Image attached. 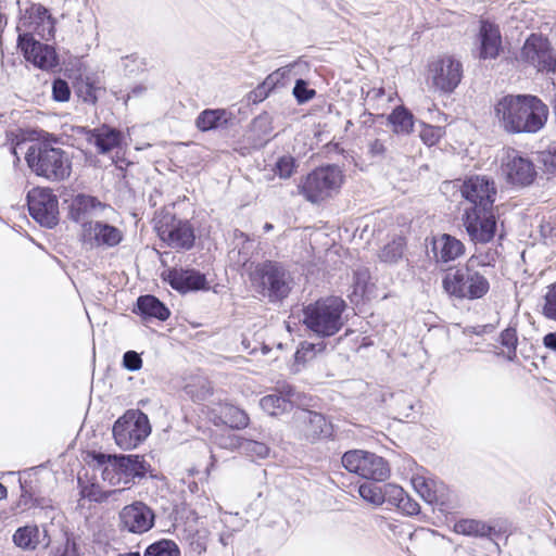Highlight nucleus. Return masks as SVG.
Here are the masks:
<instances>
[{
  "mask_svg": "<svg viewBox=\"0 0 556 556\" xmlns=\"http://www.w3.org/2000/svg\"><path fill=\"white\" fill-rule=\"evenodd\" d=\"M101 88L97 86L93 77L86 76L77 79L75 84V92L79 99L86 103L94 104L98 101V93Z\"/></svg>",
  "mask_w": 556,
  "mask_h": 556,
  "instance_id": "obj_34",
  "label": "nucleus"
},
{
  "mask_svg": "<svg viewBox=\"0 0 556 556\" xmlns=\"http://www.w3.org/2000/svg\"><path fill=\"white\" fill-rule=\"evenodd\" d=\"M542 315L548 320L556 321V281L547 287L542 306Z\"/></svg>",
  "mask_w": 556,
  "mask_h": 556,
  "instance_id": "obj_44",
  "label": "nucleus"
},
{
  "mask_svg": "<svg viewBox=\"0 0 556 556\" xmlns=\"http://www.w3.org/2000/svg\"><path fill=\"white\" fill-rule=\"evenodd\" d=\"M12 153L15 157L14 166L18 167L22 155L27 163L28 168L33 172L35 166V137L34 131H21L16 135L15 143L12 149Z\"/></svg>",
  "mask_w": 556,
  "mask_h": 556,
  "instance_id": "obj_28",
  "label": "nucleus"
},
{
  "mask_svg": "<svg viewBox=\"0 0 556 556\" xmlns=\"http://www.w3.org/2000/svg\"><path fill=\"white\" fill-rule=\"evenodd\" d=\"M59 66L60 59L54 46L40 43L37 40V68L43 71H54Z\"/></svg>",
  "mask_w": 556,
  "mask_h": 556,
  "instance_id": "obj_31",
  "label": "nucleus"
},
{
  "mask_svg": "<svg viewBox=\"0 0 556 556\" xmlns=\"http://www.w3.org/2000/svg\"><path fill=\"white\" fill-rule=\"evenodd\" d=\"M151 432L148 416L140 410H127L113 426V437L123 450L137 447Z\"/></svg>",
  "mask_w": 556,
  "mask_h": 556,
  "instance_id": "obj_8",
  "label": "nucleus"
},
{
  "mask_svg": "<svg viewBox=\"0 0 556 556\" xmlns=\"http://www.w3.org/2000/svg\"><path fill=\"white\" fill-rule=\"evenodd\" d=\"M270 91L267 90V88L261 84L254 91H253V94H254V98H253V101L256 102V101H262L264 100L265 98H267L268 93Z\"/></svg>",
  "mask_w": 556,
  "mask_h": 556,
  "instance_id": "obj_63",
  "label": "nucleus"
},
{
  "mask_svg": "<svg viewBox=\"0 0 556 556\" xmlns=\"http://www.w3.org/2000/svg\"><path fill=\"white\" fill-rule=\"evenodd\" d=\"M143 556H181V552L175 541L161 539L148 545Z\"/></svg>",
  "mask_w": 556,
  "mask_h": 556,
  "instance_id": "obj_36",
  "label": "nucleus"
},
{
  "mask_svg": "<svg viewBox=\"0 0 556 556\" xmlns=\"http://www.w3.org/2000/svg\"><path fill=\"white\" fill-rule=\"evenodd\" d=\"M106 207L98 198L85 193H78L70 205V218L76 223H88L87 219L97 211Z\"/></svg>",
  "mask_w": 556,
  "mask_h": 556,
  "instance_id": "obj_25",
  "label": "nucleus"
},
{
  "mask_svg": "<svg viewBox=\"0 0 556 556\" xmlns=\"http://www.w3.org/2000/svg\"><path fill=\"white\" fill-rule=\"evenodd\" d=\"M494 116L507 134H535L545 126L548 108L536 96L506 94L494 104Z\"/></svg>",
  "mask_w": 556,
  "mask_h": 556,
  "instance_id": "obj_1",
  "label": "nucleus"
},
{
  "mask_svg": "<svg viewBox=\"0 0 556 556\" xmlns=\"http://www.w3.org/2000/svg\"><path fill=\"white\" fill-rule=\"evenodd\" d=\"M358 122L364 127H371L375 124V115L368 111H364L359 115Z\"/></svg>",
  "mask_w": 556,
  "mask_h": 556,
  "instance_id": "obj_61",
  "label": "nucleus"
},
{
  "mask_svg": "<svg viewBox=\"0 0 556 556\" xmlns=\"http://www.w3.org/2000/svg\"><path fill=\"white\" fill-rule=\"evenodd\" d=\"M123 366L129 371H137L142 367V358L136 351H127L123 355Z\"/></svg>",
  "mask_w": 556,
  "mask_h": 556,
  "instance_id": "obj_55",
  "label": "nucleus"
},
{
  "mask_svg": "<svg viewBox=\"0 0 556 556\" xmlns=\"http://www.w3.org/2000/svg\"><path fill=\"white\" fill-rule=\"evenodd\" d=\"M155 229L160 239L173 249L188 251L194 245V229L189 220L165 215L156 222Z\"/></svg>",
  "mask_w": 556,
  "mask_h": 556,
  "instance_id": "obj_10",
  "label": "nucleus"
},
{
  "mask_svg": "<svg viewBox=\"0 0 556 556\" xmlns=\"http://www.w3.org/2000/svg\"><path fill=\"white\" fill-rule=\"evenodd\" d=\"M18 47L21 48L26 62L35 65V39L31 33L20 34Z\"/></svg>",
  "mask_w": 556,
  "mask_h": 556,
  "instance_id": "obj_47",
  "label": "nucleus"
},
{
  "mask_svg": "<svg viewBox=\"0 0 556 556\" xmlns=\"http://www.w3.org/2000/svg\"><path fill=\"white\" fill-rule=\"evenodd\" d=\"M295 169V160L290 155L279 157L275 164L274 172L281 179L290 178Z\"/></svg>",
  "mask_w": 556,
  "mask_h": 556,
  "instance_id": "obj_46",
  "label": "nucleus"
},
{
  "mask_svg": "<svg viewBox=\"0 0 556 556\" xmlns=\"http://www.w3.org/2000/svg\"><path fill=\"white\" fill-rule=\"evenodd\" d=\"M86 139L89 143L96 146L100 154H106L121 146L123 134L121 130L102 125L93 129H85Z\"/></svg>",
  "mask_w": 556,
  "mask_h": 556,
  "instance_id": "obj_24",
  "label": "nucleus"
},
{
  "mask_svg": "<svg viewBox=\"0 0 556 556\" xmlns=\"http://www.w3.org/2000/svg\"><path fill=\"white\" fill-rule=\"evenodd\" d=\"M406 494L407 493L400 485L391 483L383 485L384 503L393 505L396 508L399 507L401 502H403V498Z\"/></svg>",
  "mask_w": 556,
  "mask_h": 556,
  "instance_id": "obj_48",
  "label": "nucleus"
},
{
  "mask_svg": "<svg viewBox=\"0 0 556 556\" xmlns=\"http://www.w3.org/2000/svg\"><path fill=\"white\" fill-rule=\"evenodd\" d=\"M343 178V173L337 165L318 167L301 182L300 193L311 203H320L340 190Z\"/></svg>",
  "mask_w": 556,
  "mask_h": 556,
  "instance_id": "obj_5",
  "label": "nucleus"
},
{
  "mask_svg": "<svg viewBox=\"0 0 556 556\" xmlns=\"http://www.w3.org/2000/svg\"><path fill=\"white\" fill-rule=\"evenodd\" d=\"M543 344L546 349L556 352V331L546 333L543 337Z\"/></svg>",
  "mask_w": 556,
  "mask_h": 556,
  "instance_id": "obj_60",
  "label": "nucleus"
},
{
  "mask_svg": "<svg viewBox=\"0 0 556 556\" xmlns=\"http://www.w3.org/2000/svg\"><path fill=\"white\" fill-rule=\"evenodd\" d=\"M119 518L124 529L141 534L153 528L155 514L147 504L135 502L122 509Z\"/></svg>",
  "mask_w": 556,
  "mask_h": 556,
  "instance_id": "obj_18",
  "label": "nucleus"
},
{
  "mask_svg": "<svg viewBox=\"0 0 556 556\" xmlns=\"http://www.w3.org/2000/svg\"><path fill=\"white\" fill-rule=\"evenodd\" d=\"M346 303L338 296L320 299L303 308V325L318 338H329L344 326Z\"/></svg>",
  "mask_w": 556,
  "mask_h": 556,
  "instance_id": "obj_2",
  "label": "nucleus"
},
{
  "mask_svg": "<svg viewBox=\"0 0 556 556\" xmlns=\"http://www.w3.org/2000/svg\"><path fill=\"white\" fill-rule=\"evenodd\" d=\"M406 242L404 238L397 237L387 243L379 253V258L384 263H397L404 253Z\"/></svg>",
  "mask_w": 556,
  "mask_h": 556,
  "instance_id": "obj_37",
  "label": "nucleus"
},
{
  "mask_svg": "<svg viewBox=\"0 0 556 556\" xmlns=\"http://www.w3.org/2000/svg\"><path fill=\"white\" fill-rule=\"evenodd\" d=\"M497 260V252L489 249L484 253H475L471 255L467 262H472V268L480 269L482 273L488 274V269L493 267Z\"/></svg>",
  "mask_w": 556,
  "mask_h": 556,
  "instance_id": "obj_42",
  "label": "nucleus"
},
{
  "mask_svg": "<svg viewBox=\"0 0 556 556\" xmlns=\"http://www.w3.org/2000/svg\"><path fill=\"white\" fill-rule=\"evenodd\" d=\"M59 199L50 188L37 187V224L53 228L59 224Z\"/></svg>",
  "mask_w": 556,
  "mask_h": 556,
  "instance_id": "obj_21",
  "label": "nucleus"
},
{
  "mask_svg": "<svg viewBox=\"0 0 556 556\" xmlns=\"http://www.w3.org/2000/svg\"><path fill=\"white\" fill-rule=\"evenodd\" d=\"M294 420L303 435L312 442L331 435L332 426L320 413L301 409L294 414Z\"/></svg>",
  "mask_w": 556,
  "mask_h": 556,
  "instance_id": "obj_19",
  "label": "nucleus"
},
{
  "mask_svg": "<svg viewBox=\"0 0 556 556\" xmlns=\"http://www.w3.org/2000/svg\"><path fill=\"white\" fill-rule=\"evenodd\" d=\"M455 531L464 535L490 536L494 529L483 521L475 519H462L455 523Z\"/></svg>",
  "mask_w": 556,
  "mask_h": 556,
  "instance_id": "obj_32",
  "label": "nucleus"
},
{
  "mask_svg": "<svg viewBox=\"0 0 556 556\" xmlns=\"http://www.w3.org/2000/svg\"><path fill=\"white\" fill-rule=\"evenodd\" d=\"M541 162L547 174L556 175V146L541 152Z\"/></svg>",
  "mask_w": 556,
  "mask_h": 556,
  "instance_id": "obj_54",
  "label": "nucleus"
},
{
  "mask_svg": "<svg viewBox=\"0 0 556 556\" xmlns=\"http://www.w3.org/2000/svg\"><path fill=\"white\" fill-rule=\"evenodd\" d=\"M55 23L49 9L37 3V36L46 41L54 39Z\"/></svg>",
  "mask_w": 556,
  "mask_h": 556,
  "instance_id": "obj_30",
  "label": "nucleus"
},
{
  "mask_svg": "<svg viewBox=\"0 0 556 556\" xmlns=\"http://www.w3.org/2000/svg\"><path fill=\"white\" fill-rule=\"evenodd\" d=\"M84 241L97 247H115L123 240L122 231L108 223L89 222L84 223Z\"/></svg>",
  "mask_w": 556,
  "mask_h": 556,
  "instance_id": "obj_20",
  "label": "nucleus"
},
{
  "mask_svg": "<svg viewBox=\"0 0 556 556\" xmlns=\"http://www.w3.org/2000/svg\"><path fill=\"white\" fill-rule=\"evenodd\" d=\"M71 98V89L66 80L55 78L52 83V99L56 102H66Z\"/></svg>",
  "mask_w": 556,
  "mask_h": 556,
  "instance_id": "obj_50",
  "label": "nucleus"
},
{
  "mask_svg": "<svg viewBox=\"0 0 556 556\" xmlns=\"http://www.w3.org/2000/svg\"><path fill=\"white\" fill-rule=\"evenodd\" d=\"M358 493L363 500L374 505H381L384 503L383 486L374 483H363L358 488Z\"/></svg>",
  "mask_w": 556,
  "mask_h": 556,
  "instance_id": "obj_41",
  "label": "nucleus"
},
{
  "mask_svg": "<svg viewBox=\"0 0 556 556\" xmlns=\"http://www.w3.org/2000/svg\"><path fill=\"white\" fill-rule=\"evenodd\" d=\"M384 96V89L383 88H371L367 91V98L377 100Z\"/></svg>",
  "mask_w": 556,
  "mask_h": 556,
  "instance_id": "obj_64",
  "label": "nucleus"
},
{
  "mask_svg": "<svg viewBox=\"0 0 556 556\" xmlns=\"http://www.w3.org/2000/svg\"><path fill=\"white\" fill-rule=\"evenodd\" d=\"M220 419L231 429H243L249 425L248 414L233 405H225L222 408Z\"/></svg>",
  "mask_w": 556,
  "mask_h": 556,
  "instance_id": "obj_33",
  "label": "nucleus"
},
{
  "mask_svg": "<svg viewBox=\"0 0 556 556\" xmlns=\"http://www.w3.org/2000/svg\"><path fill=\"white\" fill-rule=\"evenodd\" d=\"M368 153L371 157H383L386 153V147L379 139H375L369 143Z\"/></svg>",
  "mask_w": 556,
  "mask_h": 556,
  "instance_id": "obj_58",
  "label": "nucleus"
},
{
  "mask_svg": "<svg viewBox=\"0 0 556 556\" xmlns=\"http://www.w3.org/2000/svg\"><path fill=\"white\" fill-rule=\"evenodd\" d=\"M232 119V113L226 109H205L195 118V126L206 132L218 128H227Z\"/></svg>",
  "mask_w": 556,
  "mask_h": 556,
  "instance_id": "obj_26",
  "label": "nucleus"
},
{
  "mask_svg": "<svg viewBox=\"0 0 556 556\" xmlns=\"http://www.w3.org/2000/svg\"><path fill=\"white\" fill-rule=\"evenodd\" d=\"M292 93L298 103L303 104L312 100L315 97L316 91L308 88L307 83L304 79L299 78L295 80Z\"/></svg>",
  "mask_w": 556,
  "mask_h": 556,
  "instance_id": "obj_49",
  "label": "nucleus"
},
{
  "mask_svg": "<svg viewBox=\"0 0 556 556\" xmlns=\"http://www.w3.org/2000/svg\"><path fill=\"white\" fill-rule=\"evenodd\" d=\"M500 343L507 350L506 358L509 362H515L517 358L518 345V336L516 327L508 326L506 329H504L500 334Z\"/></svg>",
  "mask_w": 556,
  "mask_h": 556,
  "instance_id": "obj_38",
  "label": "nucleus"
},
{
  "mask_svg": "<svg viewBox=\"0 0 556 556\" xmlns=\"http://www.w3.org/2000/svg\"><path fill=\"white\" fill-rule=\"evenodd\" d=\"M416 489L420 493V495L424 497V500L428 503H434L439 501V496L437 494V491L431 490L430 485L426 481H421L420 483L415 484Z\"/></svg>",
  "mask_w": 556,
  "mask_h": 556,
  "instance_id": "obj_57",
  "label": "nucleus"
},
{
  "mask_svg": "<svg viewBox=\"0 0 556 556\" xmlns=\"http://www.w3.org/2000/svg\"><path fill=\"white\" fill-rule=\"evenodd\" d=\"M433 86L444 93L453 92L463 78V65L453 56L445 55L429 65Z\"/></svg>",
  "mask_w": 556,
  "mask_h": 556,
  "instance_id": "obj_16",
  "label": "nucleus"
},
{
  "mask_svg": "<svg viewBox=\"0 0 556 556\" xmlns=\"http://www.w3.org/2000/svg\"><path fill=\"white\" fill-rule=\"evenodd\" d=\"M388 122L397 135H408L413 131L414 115L404 106L395 108L388 116Z\"/></svg>",
  "mask_w": 556,
  "mask_h": 556,
  "instance_id": "obj_29",
  "label": "nucleus"
},
{
  "mask_svg": "<svg viewBox=\"0 0 556 556\" xmlns=\"http://www.w3.org/2000/svg\"><path fill=\"white\" fill-rule=\"evenodd\" d=\"M502 172L507 182L517 187L529 186L536 177L532 161L511 148L502 157Z\"/></svg>",
  "mask_w": 556,
  "mask_h": 556,
  "instance_id": "obj_14",
  "label": "nucleus"
},
{
  "mask_svg": "<svg viewBox=\"0 0 556 556\" xmlns=\"http://www.w3.org/2000/svg\"><path fill=\"white\" fill-rule=\"evenodd\" d=\"M521 59L539 72L556 71V54L547 38L532 34L521 49Z\"/></svg>",
  "mask_w": 556,
  "mask_h": 556,
  "instance_id": "obj_15",
  "label": "nucleus"
},
{
  "mask_svg": "<svg viewBox=\"0 0 556 556\" xmlns=\"http://www.w3.org/2000/svg\"><path fill=\"white\" fill-rule=\"evenodd\" d=\"M243 438L233 433H220L213 437V442L220 448L233 451L241 448Z\"/></svg>",
  "mask_w": 556,
  "mask_h": 556,
  "instance_id": "obj_45",
  "label": "nucleus"
},
{
  "mask_svg": "<svg viewBox=\"0 0 556 556\" xmlns=\"http://www.w3.org/2000/svg\"><path fill=\"white\" fill-rule=\"evenodd\" d=\"M34 531L30 527L25 526L18 528L14 535L13 542L17 547L29 548L33 543Z\"/></svg>",
  "mask_w": 556,
  "mask_h": 556,
  "instance_id": "obj_51",
  "label": "nucleus"
},
{
  "mask_svg": "<svg viewBox=\"0 0 556 556\" xmlns=\"http://www.w3.org/2000/svg\"><path fill=\"white\" fill-rule=\"evenodd\" d=\"M479 58L493 60L500 55L502 50V36L497 25L482 21L479 30Z\"/></svg>",
  "mask_w": 556,
  "mask_h": 556,
  "instance_id": "obj_23",
  "label": "nucleus"
},
{
  "mask_svg": "<svg viewBox=\"0 0 556 556\" xmlns=\"http://www.w3.org/2000/svg\"><path fill=\"white\" fill-rule=\"evenodd\" d=\"M472 262H466L456 268H451L443 277L444 290L458 299H482L490 290V282L480 269L472 268Z\"/></svg>",
  "mask_w": 556,
  "mask_h": 556,
  "instance_id": "obj_4",
  "label": "nucleus"
},
{
  "mask_svg": "<svg viewBox=\"0 0 556 556\" xmlns=\"http://www.w3.org/2000/svg\"><path fill=\"white\" fill-rule=\"evenodd\" d=\"M397 508L404 514L413 516L419 513L420 506L415 500L406 494Z\"/></svg>",
  "mask_w": 556,
  "mask_h": 556,
  "instance_id": "obj_56",
  "label": "nucleus"
},
{
  "mask_svg": "<svg viewBox=\"0 0 556 556\" xmlns=\"http://www.w3.org/2000/svg\"><path fill=\"white\" fill-rule=\"evenodd\" d=\"M161 277L180 293L208 289L205 275L193 268H168L162 273Z\"/></svg>",
  "mask_w": 556,
  "mask_h": 556,
  "instance_id": "obj_17",
  "label": "nucleus"
},
{
  "mask_svg": "<svg viewBox=\"0 0 556 556\" xmlns=\"http://www.w3.org/2000/svg\"><path fill=\"white\" fill-rule=\"evenodd\" d=\"M47 131L37 129V176H42L51 181H62L70 177L72 162L68 154L60 149L48 147Z\"/></svg>",
  "mask_w": 556,
  "mask_h": 556,
  "instance_id": "obj_6",
  "label": "nucleus"
},
{
  "mask_svg": "<svg viewBox=\"0 0 556 556\" xmlns=\"http://www.w3.org/2000/svg\"><path fill=\"white\" fill-rule=\"evenodd\" d=\"M326 343L325 342H318V343H312V342H307V341H304L300 344V346L298 348L296 352H295V362L296 363H306L311 359H313L318 353H321L325 351L326 349Z\"/></svg>",
  "mask_w": 556,
  "mask_h": 556,
  "instance_id": "obj_40",
  "label": "nucleus"
},
{
  "mask_svg": "<svg viewBox=\"0 0 556 556\" xmlns=\"http://www.w3.org/2000/svg\"><path fill=\"white\" fill-rule=\"evenodd\" d=\"M240 451L250 457L265 458L269 447L264 442L244 437Z\"/></svg>",
  "mask_w": 556,
  "mask_h": 556,
  "instance_id": "obj_43",
  "label": "nucleus"
},
{
  "mask_svg": "<svg viewBox=\"0 0 556 556\" xmlns=\"http://www.w3.org/2000/svg\"><path fill=\"white\" fill-rule=\"evenodd\" d=\"M342 466L350 472L374 481H384L390 476L388 462L375 453L351 450L343 454Z\"/></svg>",
  "mask_w": 556,
  "mask_h": 556,
  "instance_id": "obj_9",
  "label": "nucleus"
},
{
  "mask_svg": "<svg viewBox=\"0 0 556 556\" xmlns=\"http://www.w3.org/2000/svg\"><path fill=\"white\" fill-rule=\"evenodd\" d=\"M50 518L51 522L41 523L43 538L41 541L37 538V544L42 543L45 547L49 546L53 541L61 540V545L56 547L54 556H80L75 541L71 540L66 532L61 528V519L59 517L55 523V510L53 508L47 509L45 507L37 508V518ZM39 529L37 528V536Z\"/></svg>",
  "mask_w": 556,
  "mask_h": 556,
  "instance_id": "obj_11",
  "label": "nucleus"
},
{
  "mask_svg": "<svg viewBox=\"0 0 556 556\" xmlns=\"http://www.w3.org/2000/svg\"><path fill=\"white\" fill-rule=\"evenodd\" d=\"M78 488L81 497L88 498L89 501L97 503L106 501L109 498L110 493L116 492V490L112 492H104L101 490L99 484L86 483L83 481L80 477H78Z\"/></svg>",
  "mask_w": 556,
  "mask_h": 556,
  "instance_id": "obj_39",
  "label": "nucleus"
},
{
  "mask_svg": "<svg viewBox=\"0 0 556 556\" xmlns=\"http://www.w3.org/2000/svg\"><path fill=\"white\" fill-rule=\"evenodd\" d=\"M299 65V62H294L291 64H288L286 66H281L278 70L274 72V74L279 78V81L283 85L285 79L289 78L292 70Z\"/></svg>",
  "mask_w": 556,
  "mask_h": 556,
  "instance_id": "obj_59",
  "label": "nucleus"
},
{
  "mask_svg": "<svg viewBox=\"0 0 556 556\" xmlns=\"http://www.w3.org/2000/svg\"><path fill=\"white\" fill-rule=\"evenodd\" d=\"M134 313L144 319L156 318L161 321H165L170 315L168 307L156 296L151 294L140 295L137 299Z\"/></svg>",
  "mask_w": 556,
  "mask_h": 556,
  "instance_id": "obj_27",
  "label": "nucleus"
},
{
  "mask_svg": "<svg viewBox=\"0 0 556 556\" xmlns=\"http://www.w3.org/2000/svg\"><path fill=\"white\" fill-rule=\"evenodd\" d=\"M251 282L261 295L270 303H277L289 295L292 277L281 263L265 261L258 263L251 273Z\"/></svg>",
  "mask_w": 556,
  "mask_h": 556,
  "instance_id": "obj_3",
  "label": "nucleus"
},
{
  "mask_svg": "<svg viewBox=\"0 0 556 556\" xmlns=\"http://www.w3.org/2000/svg\"><path fill=\"white\" fill-rule=\"evenodd\" d=\"M438 264L448 263L465 254V244L450 233H442L432 239L431 248Z\"/></svg>",
  "mask_w": 556,
  "mask_h": 556,
  "instance_id": "obj_22",
  "label": "nucleus"
},
{
  "mask_svg": "<svg viewBox=\"0 0 556 556\" xmlns=\"http://www.w3.org/2000/svg\"><path fill=\"white\" fill-rule=\"evenodd\" d=\"M463 226L473 243H488L496 232V215L494 210L465 208L462 216Z\"/></svg>",
  "mask_w": 556,
  "mask_h": 556,
  "instance_id": "obj_12",
  "label": "nucleus"
},
{
  "mask_svg": "<svg viewBox=\"0 0 556 556\" xmlns=\"http://www.w3.org/2000/svg\"><path fill=\"white\" fill-rule=\"evenodd\" d=\"M266 88L267 90L271 91L274 88H276L278 85H282L280 81H279V78H277V76L274 74V72L271 74H269L265 80L262 83Z\"/></svg>",
  "mask_w": 556,
  "mask_h": 556,
  "instance_id": "obj_62",
  "label": "nucleus"
},
{
  "mask_svg": "<svg viewBox=\"0 0 556 556\" xmlns=\"http://www.w3.org/2000/svg\"><path fill=\"white\" fill-rule=\"evenodd\" d=\"M98 465L103 466L102 477L104 480L114 483L115 476L117 482L124 479L125 483L136 478L146 477L150 465L140 455H106L97 453L93 456Z\"/></svg>",
  "mask_w": 556,
  "mask_h": 556,
  "instance_id": "obj_7",
  "label": "nucleus"
},
{
  "mask_svg": "<svg viewBox=\"0 0 556 556\" xmlns=\"http://www.w3.org/2000/svg\"><path fill=\"white\" fill-rule=\"evenodd\" d=\"M460 192L471 204L468 208L494 210L497 190L491 177L485 175L471 176L463 182Z\"/></svg>",
  "mask_w": 556,
  "mask_h": 556,
  "instance_id": "obj_13",
  "label": "nucleus"
},
{
  "mask_svg": "<svg viewBox=\"0 0 556 556\" xmlns=\"http://www.w3.org/2000/svg\"><path fill=\"white\" fill-rule=\"evenodd\" d=\"M441 137V128L430 126V125H424L422 129L420 130V139L422 142L429 147L435 144Z\"/></svg>",
  "mask_w": 556,
  "mask_h": 556,
  "instance_id": "obj_53",
  "label": "nucleus"
},
{
  "mask_svg": "<svg viewBox=\"0 0 556 556\" xmlns=\"http://www.w3.org/2000/svg\"><path fill=\"white\" fill-rule=\"evenodd\" d=\"M275 392L279 396H283L286 401L293 407V405L300 400V393L293 386L287 382L278 383L275 388Z\"/></svg>",
  "mask_w": 556,
  "mask_h": 556,
  "instance_id": "obj_52",
  "label": "nucleus"
},
{
  "mask_svg": "<svg viewBox=\"0 0 556 556\" xmlns=\"http://www.w3.org/2000/svg\"><path fill=\"white\" fill-rule=\"evenodd\" d=\"M261 408L270 416H278L290 412L293 407L276 392L265 395L260 401Z\"/></svg>",
  "mask_w": 556,
  "mask_h": 556,
  "instance_id": "obj_35",
  "label": "nucleus"
}]
</instances>
